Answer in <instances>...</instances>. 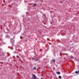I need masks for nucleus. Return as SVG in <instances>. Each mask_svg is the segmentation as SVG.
Returning a JSON list of instances; mask_svg holds the SVG:
<instances>
[{
	"label": "nucleus",
	"mask_w": 79,
	"mask_h": 79,
	"mask_svg": "<svg viewBox=\"0 0 79 79\" xmlns=\"http://www.w3.org/2000/svg\"><path fill=\"white\" fill-rule=\"evenodd\" d=\"M17 58H20L19 57V56H17Z\"/></svg>",
	"instance_id": "1a4fd4ad"
},
{
	"label": "nucleus",
	"mask_w": 79,
	"mask_h": 79,
	"mask_svg": "<svg viewBox=\"0 0 79 79\" xmlns=\"http://www.w3.org/2000/svg\"><path fill=\"white\" fill-rule=\"evenodd\" d=\"M59 79H61V76H59Z\"/></svg>",
	"instance_id": "39448f33"
},
{
	"label": "nucleus",
	"mask_w": 79,
	"mask_h": 79,
	"mask_svg": "<svg viewBox=\"0 0 79 79\" xmlns=\"http://www.w3.org/2000/svg\"><path fill=\"white\" fill-rule=\"evenodd\" d=\"M75 74H78L79 73V70L75 72Z\"/></svg>",
	"instance_id": "f03ea898"
},
{
	"label": "nucleus",
	"mask_w": 79,
	"mask_h": 79,
	"mask_svg": "<svg viewBox=\"0 0 79 79\" xmlns=\"http://www.w3.org/2000/svg\"><path fill=\"white\" fill-rule=\"evenodd\" d=\"M56 73L57 74H60V72H57Z\"/></svg>",
	"instance_id": "7ed1b4c3"
},
{
	"label": "nucleus",
	"mask_w": 79,
	"mask_h": 79,
	"mask_svg": "<svg viewBox=\"0 0 79 79\" xmlns=\"http://www.w3.org/2000/svg\"><path fill=\"white\" fill-rule=\"evenodd\" d=\"M52 61H54V62H55V59L52 60Z\"/></svg>",
	"instance_id": "6e6552de"
},
{
	"label": "nucleus",
	"mask_w": 79,
	"mask_h": 79,
	"mask_svg": "<svg viewBox=\"0 0 79 79\" xmlns=\"http://www.w3.org/2000/svg\"><path fill=\"white\" fill-rule=\"evenodd\" d=\"M60 3H63V2H60Z\"/></svg>",
	"instance_id": "9d476101"
},
{
	"label": "nucleus",
	"mask_w": 79,
	"mask_h": 79,
	"mask_svg": "<svg viewBox=\"0 0 79 79\" xmlns=\"http://www.w3.org/2000/svg\"><path fill=\"white\" fill-rule=\"evenodd\" d=\"M34 59H35L34 58H32V60H34Z\"/></svg>",
	"instance_id": "9b49d317"
},
{
	"label": "nucleus",
	"mask_w": 79,
	"mask_h": 79,
	"mask_svg": "<svg viewBox=\"0 0 79 79\" xmlns=\"http://www.w3.org/2000/svg\"><path fill=\"white\" fill-rule=\"evenodd\" d=\"M35 40H37V39H35Z\"/></svg>",
	"instance_id": "f8f14e48"
},
{
	"label": "nucleus",
	"mask_w": 79,
	"mask_h": 79,
	"mask_svg": "<svg viewBox=\"0 0 79 79\" xmlns=\"http://www.w3.org/2000/svg\"><path fill=\"white\" fill-rule=\"evenodd\" d=\"M20 38H21V36L20 37Z\"/></svg>",
	"instance_id": "ddd939ff"
},
{
	"label": "nucleus",
	"mask_w": 79,
	"mask_h": 79,
	"mask_svg": "<svg viewBox=\"0 0 79 79\" xmlns=\"http://www.w3.org/2000/svg\"><path fill=\"white\" fill-rule=\"evenodd\" d=\"M49 68H50V67H49Z\"/></svg>",
	"instance_id": "dca6fc26"
},
{
	"label": "nucleus",
	"mask_w": 79,
	"mask_h": 79,
	"mask_svg": "<svg viewBox=\"0 0 79 79\" xmlns=\"http://www.w3.org/2000/svg\"><path fill=\"white\" fill-rule=\"evenodd\" d=\"M38 60H39V59H36L35 61H38Z\"/></svg>",
	"instance_id": "0eeeda50"
},
{
	"label": "nucleus",
	"mask_w": 79,
	"mask_h": 79,
	"mask_svg": "<svg viewBox=\"0 0 79 79\" xmlns=\"http://www.w3.org/2000/svg\"><path fill=\"white\" fill-rule=\"evenodd\" d=\"M36 69H37V68H36V67H34L33 68V69H35V70H36Z\"/></svg>",
	"instance_id": "20e7f679"
},
{
	"label": "nucleus",
	"mask_w": 79,
	"mask_h": 79,
	"mask_svg": "<svg viewBox=\"0 0 79 79\" xmlns=\"http://www.w3.org/2000/svg\"><path fill=\"white\" fill-rule=\"evenodd\" d=\"M32 77L34 79H36L37 78V77H36V76H35V75L34 74L33 75Z\"/></svg>",
	"instance_id": "f257e3e1"
},
{
	"label": "nucleus",
	"mask_w": 79,
	"mask_h": 79,
	"mask_svg": "<svg viewBox=\"0 0 79 79\" xmlns=\"http://www.w3.org/2000/svg\"><path fill=\"white\" fill-rule=\"evenodd\" d=\"M36 5L37 4H36V3H35L34 5H33V6L34 7L35 6H36Z\"/></svg>",
	"instance_id": "423d86ee"
},
{
	"label": "nucleus",
	"mask_w": 79,
	"mask_h": 79,
	"mask_svg": "<svg viewBox=\"0 0 79 79\" xmlns=\"http://www.w3.org/2000/svg\"><path fill=\"white\" fill-rule=\"evenodd\" d=\"M0 63H1V62H0Z\"/></svg>",
	"instance_id": "2eb2a0df"
},
{
	"label": "nucleus",
	"mask_w": 79,
	"mask_h": 79,
	"mask_svg": "<svg viewBox=\"0 0 79 79\" xmlns=\"http://www.w3.org/2000/svg\"><path fill=\"white\" fill-rule=\"evenodd\" d=\"M40 79H42V78H41Z\"/></svg>",
	"instance_id": "4468645a"
}]
</instances>
